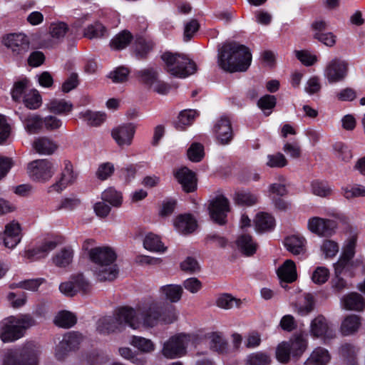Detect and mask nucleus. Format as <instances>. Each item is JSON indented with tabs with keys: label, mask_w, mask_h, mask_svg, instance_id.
<instances>
[{
	"label": "nucleus",
	"mask_w": 365,
	"mask_h": 365,
	"mask_svg": "<svg viewBox=\"0 0 365 365\" xmlns=\"http://www.w3.org/2000/svg\"><path fill=\"white\" fill-rule=\"evenodd\" d=\"M217 58L219 66L229 73L246 71L252 62L249 48L235 41L225 43L219 49Z\"/></svg>",
	"instance_id": "1"
},
{
	"label": "nucleus",
	"mask_w": 365,
	"mask_h": 365,
	"mask_svg": "<svg viewBox=\"0 0 365 365\" xmlns=\"http://www.w3.org/2000/svg\"><path fill=\"white\" fill-rule=\"evenodd\" d=\"M140 326L138 310L130 307H121L115 309L113 316L100 319L97 331L101 334L122 331L126 327L137 329Z\"/></svg>",
	"instance_id": "2"
},
{
	"label": "nucleus",
	"mask_w": 365,
	"mask_h": 365,
	"mask_svg": "<svg viewBox=\"0 0 365 365\" xmlns=\"http://www.w3.org/2000/svg\"><path fill=\"white\" fill-rule=\"evenodd\" d=\"M91 260L94 263L93 272L101 282L113 281L118 274V269L114 262L115 252L108 247H98L89 251Z\"/></svg>",
	"instance_id": "3"
},
{
	"label": "nucleus",
	"mask_w": 365,
	"mask_h": 365,
	"mask_svg": "<svg viewBox=\"0 0 365 365\" xmlns=\"http://www.w3.org/2000/svg\"><path fill=\"white\" fill-rule=\"evenodd\" d=\"M140 325L153 327L158 323L171 324L177 319L175 309L173 305L157 301L145 303L138 308Z\"/></svg>",
	"instance_id": "4"
},
{
	"label": "nucleus",
	"mask_w": 365,
	"mask_h": 365,
	"mask_svg": "<svg viewBox=\"0 0 365 365\" xmlns=\"http://www.w3.org/2000/svg\"><path fill=\"white\" fill-rule=\"evenodd\" d=\"M35 324L29 314L11 316L0 322V338L4 343L13 342L24 335L25 330Z\"/></svg>",
	"instance_id": "5"
},
{
	"label": "nucleus",
	"mask_w": 365,
	"mask_h": 365,
	"mask_svg": "<svg viewBox=\"0 0 365 365\" xmlns=\"http://www.w3.org/2000/svg\"><path fill=\"white\" fill-rule=\"evenodd\" d=\"M165 69L170 75L178 78H186L196 71V64L185 56L166 51L161 55Z\"/></svg>",
	"instance_id": "6"
},
{
	"label": "nucleus",
	"mask_w": 365,
	"mask_h": 365,
	"mask_svg": "<svg viewBox=\"0 0 365 365\" xmlns=\"http://www.w3.org/2000/svg\"><path fill=\"white\" fill-rule=\"evenodd\" d=\"M39 353L38 347L29 342L22 347L7 350L3 365H37Z\"/></svg>",
	"instance_id": "7"
},
{
	"label": "nucleus",
	"mask_w": 365,
	"mask_h": 365,
	"mask_svg": "<svg viewBox=\"0 0 365 365\" xmlns=\"http://www.w3.org/2000/svg\"><path fill=\"white\" fill-rule=\"evenodd\" d=\"M190 336L186 334H179L171 336L163 344L162 354L167 359H176L185 356Z\"/></svg>",
	"instance_id": "8"
},
{
	"label": "nucleus",
	"mask_w": 365,
	"mask_h": 365,
	"mask_svg": "<svg viewBox=\"0 0 365 365\" xmlns=\"http://www.w3.org/2000/svg\"><path fill=\"white\" fill-rule=\"evenodd\" d=\"M59 290L67 297H73L77 293L88 294L91 290V284L82 273L73 274L68 281L59 285Z\"/></svg>",
	"instance_id": "9"
},
{
	"label": "nucleus",
	"mask_w": 365,
	"mask_h": 365,
	"mask_svg": "<svg viewBox=\"0 0 365 365\" xmlns=\"http://www.w3.org/2000/svg\"><path fill=\"white\" fill-rule=\"evenodd\" d=\"M83 336L78 332L69 331L63 335L62 340L56 345L55 357L58 361L64 360L70 352L79 348Z\"/></svg>",
	"instance_id": "10"
},
{
	"label": "nucleus",
	"mask_w": 365,
	"mask_h": 365,
	"mask_svg": "<svg viewBox=\"0 0 365 365\" xmlns=\"http://www.w3.org/2000/svg\"><path fill=\"white\" fill-rule=\"evenodd\" d=\"M83 336L78 332L69 331L63 335L62 340L56 345L55 357L58 361L64 360L70 352L79 348Z\"/></svg>",
	"instance_id": "11"
},
{
	"label": "nucleus",
	"mask_w": 365,
	"mask_h": 365,
	"mask_svg": "<svg viewBox=\"0 0 365 365\" xmlns=\"http://www.w3.org/2000/svg\"><path fill=\"white\" fill-rule=\"evenodd\" d=\"M83 336L78 332L69 331L63 335L62 340L56 345L55 357L58 361L64 360L70 352L79 348Z\"/></svg>",
	"instance_id": "12"
},
{
	"label": "nucleus",
	"mask_w": 365,
	"mask_h": 365,
	"mask_svg": "<svg viewBox=\"0 0 365 365\" xmlns=\"http://www.w3.org/2000/svg\"><path fill=\"white\" fill-rule=\"evenodd\" d=\"M83 336L78 332L69 331L63 335L62 340L56 345L55 357L58 361L64 360L70 352L79 348Z\"/></svg>",
	"instance_id": "13"
},
{
	"label": "nucleus",
	"mask_w": 365,
	"mask_h": 365,
	"mask_svg": "<svg viewBox=\"0 0 365 365\" xmlns=\"http://www.w3.org/2000/svg\"><path fill=\"white\" fill-rule=\"evenodd\" d=\"M349 71V63L345 60L334 58L327 63L324 76L329 83L343 81Z\"/></svg>",
	"instance_id": "14"
},
{
	"label": "nucleus",
	"mask_w": 365,
	"mask_h": 365,
	"mask_svg": "<svg viewBox=\"0 0 365 365\" xmlns=\"http://www.w3.org/2000/svg\"><path fill=\"white\" fill-rule=\"evenodd\" d=\"M356 244V238L355 237H351L347 245L344 248L343 252L339 260L334 264V266L346 269V271L349 272V275L350 277L354 276V269L359 266L361 263L359 259H352L355 255Z\"/></svg>",
	"instance_id": "15"
},
{
	"label": "nucleus",
	"mask_w": 365,
	"mask_h": 365,
	"mask_svg": "<svg viewBox=\"0 0 365 365\" xmlns=\"http://www.w3.org/2000/svg\"><path fill=\"white\" fill-rule=\"evenodd\" d=\"M30 177L36 181L46 182L54 174L53 165L47 159L36 160L28 165Z\"/></svg>",
	"instance_id": "16"
},
{
	"label": "nucleus",
	"mask_w": 365,
	"mask_h": 365,
	"mask_svg": "<svg viewBox=\"0 0 365 365\" xmlns=\"http://www.w3.org/2000/svg\"><path fill=\"white\" fill-rule=\"evenodd\" d=\"M229 200L223 195H218L209 205L211 219L217 224L223 225L227 222V213L230 211Z\"/></svg>",
	"instance_id": "17"
},
{
	"label": "nucleus",
	"mask_w": 365,
	"mask_h": 365,
	"mask_svg": "<svg viewBox=\"0 0 365 365\" xmlns=\"http://www.w3.org/2000/svg\"><path fill=\"white\" fill-rule=\"evenodd\" d=\"M307 227L312 233L322 237H329L335 232L337 222L333 220L313 217L309 220Z\"/></svg>",
	"instance_id": "18"
},
{
	"label": "nucleus",
	"mask_w": 365,
	"mask_h": 365,
	"mask_svg": "<svg viewBox=\"0 0 365 365\" xmlns=\"http://www.w3.org/2000/svg\"><path fill=\"white\" fill-rule=\"evenodd\" d=\"M4 44L10 48L14 55L23 56L29 49L28 37L23 34H9L3 40Z\"/></svg>",
	"instance_id": "19"
},
{
	"label": "nucleus",
	"mask_w": 365,
	"mask_h": 365,
	"mask_svg": "<svg viewBox=\"0 0 365 365\" xmlns=\"http://www.w3.org/2000/svg\"><path fill=\"white\" fill-rule=\"evenodd\" d=\"M135 128V125L132 123H124L114 128L111 136L118 146H129L133 143Z\"/></svg>",
	"instance_id": "20"
},
{
	"label": "nucleus",
	"mask_w": 365,
	"mask_h": 365,
	"mask_svg": "<svg viewBox=\"0 0 365 365\" xmlns=\"http://www.w3.org/2000/svg\"><path fill=\"white\" fill-rule=\"evenodd\" d=\"M217 140L220 145H227L233 139L234 133L230 119L226 115H222L216 122L213 128Z\"/></svg>",
	"instance_id": "21"
},
{
	"label": "nucleus",
	"mask_w": 365,
	"mask_h": 365,
	"mask_svg": "<svg viewBox=\"0 0 365 365\" xmlns=\"http://www.w3.org/2000/svg\"><path fill=\"white\" fill-rule=\"evenodd\" d=\"M21 232L20 224L13 221L6 225L4 232L0 235V240L3 242L6 247L12 249L20 242Z\"/></svg>",
	"instance_id": "22"
},
{
	"label": "nucleus",
	"mask_w": 365,
	"mask_h": 365,
	"mask_svg": "<svg viewBox=\"0 0 365 365\" xmlns=\"http://www.w3.org/2000/svg\"><path fill=\"white\" fill-rule=\"evenodd\" d=\"M77 178V175L73 173V165L68 160L64 161V169L61 175L60 179L48 188V192L62 191L68 185L73 184Z\"/></svg>",
	"instance_id": "23"
},
{
	"label": "nucleus",
	"mask_w": 365,
	"mask_h": 365,
	"mask_svg": "<svg viewBox=\"0 0 365 365\" xmlns=\"http://www.w3.org/2000/svg\"><path fill=\"white\" fill-rule=\"evenodd\" d=\"M175 178L186 192H192L197 189V178L194 172L183 167L174 173Z\"/></svg>",
	"instance_id": "24"
},
{
	"label": "nucleus",
	"mask_w": 365,
	"mask_h": 365,
	"mask_svg": "<svg viewBox=\"0 0 365 365\" xmlns=\"http://www.w3.org/2000/svg\"><path fill=\"white\" fill-rule=\"evenodd\" d=\"M311 334L314 337H325L327 339L333 338L335 334L333 330L329 327L327 320L322 315L315 317L310 324Z\"/></svg>",
	"instance_id": "25"
},
{
	"label": "nucleus",
	"mask_w": 365,
	"mask_h": 365,
	"mask_svg": "<svg viewBox=\"0 0 365 365\" xmlns=\"http://www.w3.org/2000/svg\"><path fill=\"white\" fill-rule=\"evenodd\" d=\"M340 304L346 310L361 312L365 309V299L356 292H349L341 297Z\"/></svg>",
	"instance_id": "26"
},
{
	"label": "nucleus",
	"mask_w": 365,
	"mask_h": 365,
	"mask_svg": "<svg viewBox=\"0 0 365 365\" xmlns=\"http://www.w3.org/2000/svg\"><path fill=\"white\" fill-rule=\"evenodd\" d=\"M334 267V276L330 282L331 290L335 295L341 294L344 290L349 289V283L341 277L343 273H349L346 269Z\"/></svg>",
	"instance_id": "27"
},
{
	"label": "nucleus",
	"mask_w": 365,
	"mask_h": 365,
	"mask_svg": "<svg viewBox=\"0 0 365 365\" xmlns=\"http://www.w3.org/2000/svg\"><path fill=\"white\" fill-rule=\"evenodd\" d=\"M290 349L292 356L295 359H299L307 348V340L302 334H294L292 338L286 341Z\"/></svg>",
	"instance_id": "28"
},
{
	"label": "nucleus",
	"mask_w": 365,
	"mask_h": 365,
	"mask_svg": "<svg viewBox=\"0 0 365 365\" xmlns=\"http://www.w3.org/2000/svg\"><path fill=\"white\" fill-rule=\"evenodd\" d=\"M277 276L283 282H293L297 279L296 265L292 259H287L277 269Z\"/></svg>",
	"instance_id": "29"
},
{
	"label": "nucleus",
	"mask_w": 365,
	"mask_h": 365,
	"mask_svg": "<svg viewBox=\"0 0 365 365\" xmlns=\"http://www.w3.org/2000/svg\"><path fill=\"white\" fill-rule=\"evenodd\" d=\"M331 360V355L327 349L319 346L314 349L304 361V365H326Z\"/></svg>",
	"instance_id": "30"
},
{
	"label": "nucleus",
	"mask_w": 365,
	"mask_h": 365,
	"mask_svg": "<svg viewBox=\"0 0 365 365\" xmlns=\"http://www.w3.org/2000/svg\"><path fill=\"white\" fill-rule=\"evenodd\" d=\"M238 250L246 256L253 255L257 248V244L253 240L251 235L242 234L236 240Z\"/></svg>",
	"instance_id": "31"
},
{
	"label": "nucleus",
	"mask_w": 365,
	"mask_h": 365,
	"mask_svg": "<svg viewBox=\"0 0 365 365\" xmlns=\"http://www.w3.org/2000/svg\"><path fill=\"white\" fill-rule=\"evenodd\" d=\"M174 224L178 232L183 234L192 232L197 227V222L190 214L179 215Z\"/></svg>",
	"instance_id": "32"
},
{
	"label": "nucleus",
	"mask_w": 365,
	"mask_h": 365,
	"mask_svg": "<svg viewBox=\"0 0 365 365\" xmlns=\"http://www.w3.org/2000/svg\"><path fill=\"white\" fill-rule=\"evenodd\" d=\"M35 150L41 155H51L57 149V145L46 137L38 138L33 143Z\"/></svg>",
	"instance_id": "33"
},
{
	"label": "nucleus",
	"mask_w": 365,
	"mask_h": 365,
	"mask_svg": "<svg viewBox=\"0 0 365 365\" xmlns=\"http://www.w3.org/2000/svg\"><path fill=\"white\" fill-rule=\"evenodd\" d=\"M361 324V317L350 314L347 316L341 323L340 330L344 336H349L358 331Z\"/></svg>",
	"instance_id": "34"
},
{
	"label": "nucleus",
	"mask_w": 365,
	"mask_h": 365,
	"mask_svg": "<svg viewBox=\"0 0 365 365\" xmlns=\"http://www.w3.org/2000/svg\"><path fill=\"white\" fill-rule=\"evenodd\" d=\"M305 239L303 237L292 235L284 240V245L287 250L294 255H298L304 252Z\"/></svg>",
	"instance_id": "35"
},
{
	"label": "nucleus",
	"mask_w": 365,
	"mask_h": 365,
	"mask_svg": "<svg viewBox=\"0 0 365 365\" xmlns=\"http://www.w3.org/2000/svg\"><path fill=\"white\" fill-rule=\"evenodd\" d=\"M160 292L164 295L167 300L175 303L180 300L183 289L178 284H167L160 288Z\"/></svg>",
	"instance_id": "36"
},
{
	"label": "nucleus",
	"mask_w": 365,
	"mask_h": 365,
	"mask_svg": "<svg viewBox=\"0 0 365 365\" xmlns=\"http://www.w3.org/2000/svg\"><path fill=\"white\" fill-rule=\"evenodd\" d=\"M21 120L26 130L29 134L38 133L43 128V118L38 115L29 114Z\"/></svg>",
	"instance_id": "37"
},
{
	"label": "nucleus",
	"mask_w": 365,
	"mask_h": 365,
	"mask_svg": "<svg viewBox=\"0 0 365 365\" xmlns=\"http://www.w3.org/2000/svg\"><path fill=\"white\" fill-rule=\"evenodd\" d=\"M56 246L57 242L55 241H46L38 247L28 250L26 257L31 260L44 257L48 252L54 250Z\"/></svg>",
	"instance_id": "38"
},
{
	"label": "nucleus",
	"mask_w": 365,
	"mask_h": 365,
	"mask_svg": "<svg viewBox=\"0 0 365 365\" xmlns=\"http://www.w3.org/2000/svg\"><path fill=\"white\" fill-rule=\"evenodd\" d=\"M339 351L347 365H359L356 358L359 349L355 346L346 343L340 346Z\"/></svg>",
	"instance_id": "39"
},
{
	"label": "nucleus",
	"mask_w": 365,
	"mask_h": 365,
	"mask_svg": "<svg viewBox=\"0 0 365 365\" xmlns=\"http://www.w3.org/2000/svg\"><path fill=\"white\" fill-rule=\"evenodd\" d=\"M143 246L146 250L152 252H164L167 250L161 242L160 237L152 232L145 235Z\"/></svg>",
	"instance_id": "40"
},
{
	"label": "nucleus",
	"mask_w": 365,
	"mask_h": 365,
	"mask_svg": "<svg viewBox=\"0 0 365 365\" xmlns=\"http://www.w3.org/2000/svg\"><path fill=\"white\" fill-rule=\"evenodd\" d=\"M137 76L141 83L151 88L158 79V71L152 67L146 68L138 71Z\"/></svg>",
	"instance_id": "41"
},
{
	"label": "nucleus",
	"mask_w": 365,
	"mask_h": 365,
	"mask_svg": "<svg viewBox=\"0 0 365 365\" xmlns=\"http://www.w3.org/2000/svg\"><path fill=\"white\" fill-rule=\"evenodd\" d=\"M274 219L269 214L262 212L257 215L255 219V227L257 231H269L274 228Z\"/></svg>",
	"instance_id": "42"
},
{
	"label": "nucleus",
	"mask_w": 365,
	"mask_h": 365,
	"mask_svg": "<svg viewBox=\"0 0 365 365\" xmlns=\"http://www.w3.org/2000/svg\"><path fill=\"white\" fill-rule=\"evenodd\" d=\"M101 200L108 202L113 207H119L123 202V195L120 192L110 187L102 192Z\"/></svg>",
	"instance_id": "43"
},
{
	"label": "nucleus",
	"mask_w": 365,
	"mask_h": 365,
	"mask_svg": "<svg viewBox=\"0 0 365 365\" xmlns=\"http://www.w3.org/2000/svg\"><path fill=\"white\" fill-rule=\"evenodd\" d=\"M153 43L143 37H138L135 41L134 52L138 59H144L153 50Z\"/></svg>",
	"instance_id": "44"
},
{
	"label": "nucleus",
	"mask_w": 365,
	"mask_h": 365,
	"mask_svg": "<svg viewBox=\"0 0 365 365\" xmlns=\"http://www.w3.org/2000/svg\"><path fill=\"white\" fill-rule=\"evenodd\" d=\"M50 112L55 114H64L69 113L73 109V104L64 99H53L47 105Z\"/></svg>",
	"instance_id": "45"
},
{
	"label": "nucleus",
	"mask_w": 365,
	"mask_h": 365,
	"mask_svg": "<svg viewBox=\"0 0 365 365\" xmlns=\"http://www.w3.org/2000/svg\"><path fill=\"white\" fill-rule=\"evenodd\" d=\"M73 256L72 249L65 247L55 255L53 257V262L58 267H66L71 263Z\"/></svg>",
	"instance_id": "46"
},
{
	"label": "nucleus",
	"mask_w": 365,
	"mask_h": 365,
	"mask_svg": "<svg viewBox=\"0 0 365 365\" xmlns=\"http://www.w3.org/2000/svg\"><path fill=\"white\" fill-rule=\"evenodd\" d=\"M76 317L68 311H62L55 317L54 323L56 325L62 328H70L76 324Z\"/></svg>",
	"instance_id": "47"
},
{
	"label": "nucleus",
	"mask_w": 365,
	"mask_h": 365,
	"mask_svg": "<svg viewBox=\"0 0 365 365\" xmlns=\"http://www.w3.org/2000/svg\"><path fill=\"white\" fill-rule=\"evenodd\" d=\"M133 36L128 31H123L117 34L110 41V46L115 50L125 48L130 43Z\"/></svg>",
	"instance_id": "48"
},
{
	"label": "nucleus",
	"mask_w": 365,
	"mask_h": 365,
	"mask_svg": "<svg viewBox=\"0 0 365 365\" xmlns=\"http://www.w3.org/2000/svg\"><path fill=\"white\" fill-rule=\"evenodd\" d=\"M210 349L219 354L226 353L227 351V342L222 335L217 332H212L210 336Z\"/></svg>",
	"instance_id": "49"
},
{
	"label": "nucleus",
	"mask_w": 365,
	"mask_h": 365,
	"mask_svg": "<svg viewBox=\"0 0 365 365\" xmlns=\"http://www.w3.org/2000/svg\"><path fill=\"white\" fill-rule=\"evenodd\" d=\"M130 344L134 347L144 353H150L155 349V344L150 339L142 336H133L130 340Z\"/></svg>",
	"instance_id": "50"
},
{
	"label": "nucleus",
	"mask_w": 365,
	"mask_h": 365,
	"mask_svg": "<svg viewBox=\"0 0 365 365\" xmlns=\"http://www.w3.org/2000/svg\"><path fill=\"white\" fill-rule=\"evenodd\" d=\"M81 115L91 126H98L103 123L106 118V113L91 110H86L84 113H81Z\"/></svg>",
	"instance_id": "51"
},
{
	"label": "nucleus",
	"mask_w": 365,
	"mask_h": 365,
	"mask_svg": "<svg viewBox=\"0 0 365 365\" xmlns=\"http://www.w3.org/2000/svg\"><path fill=\"white\" fill-rule=\"evenodd\" d=\"M197 112L194 110H185L180 113L178 121L175 122V128L177 129L183 130L185 126L190 125L195 116Z\"/></svg>",
	"instance_id": "52"
},
{
	"label": "nucleus",
	"mask_w": 365,
	"mask_h": 365,
	"mask_svg": "<svg viewBox=\"0 0 365 365\" xmlns=\"http://www.w3.org/2000/svg\"><path fill=\"white\" fill-rule=\"evenodd\" d=\"M107 30L106 27L99 22L89 25L84 31V36L90 39L101 38L106 36Z\"/></svg>",
	"instance_id": "53"
},
{
	"label": "nucleus",
	"mask_w": 365,
	"mask_h": 365,
	"mask_svg": "<svg viewBox=\"0 0 365 365\" xmlns=\"http://www.w3.org/2000/svg\"><path fill=\"white\" fill-rule=\"evenodd\" d=\"M29 81L26 78H24L14 83L11 89V94L12 99L19 102L22 98L26 89L28 88Z\"/></svg>",
	"instance_id": "54"
},
{
	"label": "nucleus",
	"mask_w": 365,
	"mask_h": 365,
	"mask_svg": "<svg viewBox=\"0 0 365 365\" xmlns=\"http://www.w3.org/2000/svg\"><path fill=\"white\" fill-rule=\"evenodd\" d=\"M43 280L42 278L26 279L18 283H12L9 285V287L11 289L22 288L30 291H36Z\"/></svg>",
	"instance_id": "55"
},
{
	"label": "nucleus",
	"mask_w": 365,
	"mask_h": 365,
	"mask_svg": "<svg viewBox=\"0 0 365 365\" xmlns=\"http://www.w3.org/2000/svg\"><path fill=\"white\" fill-rule=\"evenodd\" d=\"M240 304V299L233 297L230 294H222L216 300L217 306L225 309H232L234 305L239 307Z\"/></svg>",
	"instance_id": "56"
},
{
	"label": "nucleus",
	"mask_w": 365,
	"mask_h": 365,
	"mask_svg": "<svg viewBox=\"0 0 365 365\" xmlns=\"http://www.w3.org/2000/svg\"><path fill=\"white\" fill-rule=\"evenodd\" d=\"M234 200L236 204L250 206L257 202V197L246 191H238L235 192Z\"/></svg>",
	"instance_id": "57"
},
{
	"label": "nucleus",
	"mask_w": 365,
	"mask_h": 365,
	"mask_svg": "<svg viewBox=\"0 0 365 365\" xmlns=\"http://www.w3.org/2000/svg\"><path fill=\"white\" fill-rule=\"evenodd\" d=\"M312 190L313 194L322 197H328L332 192V189L327 182L318 180L312 182Z\"/></svg>",
	"instance_id": "58"
},
{
	"label": "nucleus",
	"mask_w": 365,
	"mask_h": 365,
	"mask_svg": "<svg viewBox=\"0 0 365 365\" xmlns=\"http://www.w3.org/2000/svg\"><path fill=\"white\" fill-rule=\"evenodd\" d=\"M187 155L192 162H200L204 157V148L199 143H193L187 151Z\"/></svg>",
	"instance_id": "59"
},
{
	"label": "nucleus",
	"mask_w": 365,
	"mask_h": 365,
	"mask_svg": "<svg viewBox=\"0 0 365 365\" xmlns=\"http://www.w3.org/2000/svg\"><path fill=\"white\" fill-rule=\"evenodd\" d=\"M68 31V27L63 22L53 23L49 26L51 36L57 40L63 38Z\"/></svg>",
	"instance_id": "60"
},
{
	"label": "nucleus",
	"mask_w": 365,
	"mask_h": 365,
	"mask_svg": "<svg viewBox=\"0 0 365 365\" xmlns=\"http://www.w3.org/2000/svg\"><path fill=\"white\" fill-rule=\"evenodd\" d=\"M339 245L333 240H325L321 245V250L325 258H332L338 253Z\"/></svg>",
	"instance_id": "61"
},
{
	"label": "nucleus",
	"mask_w": 365,
	"mask_h": 365,
	"mask_svg": "<svg viewBox=\"0 0 365 365\" xmlns=\"http://www.w3.org/2000/svg\"><path fill=\"white\" fill-rule=\"evenodd\" d=\"M24 102L26 108L35 110L41 105V96L36 90H34L24 97Z\"/></svg>",
	"instance_id": "62"
},
{
	"label": "nucleus",
	"mask_w": 365,
	"mask_h": 365,
	"mask_svg": "<svg viewBox=\"0 0 365 365\" xmlns=\"http://www.w3.org/2000/svg\"><path fill=\"white\" fill-rule=\"evenodd\" d=\"M335 155L343 161L347 162L352 158L351 150L345 144L338 142L334 145Z\"/></svg>",
	"instance_id": "63"
},
{
	"label": "nucleus",
	"mask_w": 365,
	"mask_h": 365,
	"mask_svg": "<svg viewBox=\"0 0 365 365\" xmlns=\"http://www.w3.org/2000/svg\"><path fill=\"white\" fill-rule=\"evenodd\" d=\"M270 361L269 356L261 352L252 354L247 358V363L250 365H269Z\"/></svg>",
	"instance_id": "64"
}]
</instances>
